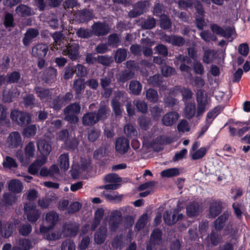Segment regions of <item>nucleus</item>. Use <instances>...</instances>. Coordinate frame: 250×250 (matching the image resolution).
<instances>
[{
	"instance_id": "4be33fe9",
	"label": "nucleus",
	"mask_w": 250,
	"mask_h": 250,
	"mask_svg": "<svg viewBox=\"0 0 250 250\" xmlns=\"http://www.w3.org/2000/svg\"><path fill=\"white\" fill-rule=\"evenodd\" d=\"M210 28L213 33L223 37L228 38L231 35L229 31L225 30L222 27L215 23H211L210 24Z\"/></svg>"
},
{
	"instance_id": "4c0bfd02",
	"label": "nucleus",
	"mask_w": 250,
	"mask_h": 250,
	"mask_svg": "<svg viewBox=\"0 0 250 250\" xmlns=\"http://www.w3.org/2000/svg\"><path fill=\"white\" fill-rule=\"evenodd\" d=\"M104 210L102 208L98 209L95 213L94 222L92 226V229L94 230L99 224L103 216Z\"/></svg>"
},
{
	"instance_id": "f257e3e1",
	"label": "nucleus",
	"mask_w": 250,
	"mask_h": 250,
	"mask_svg": "<svg viewBox=\"0 0 250 250\" xmlns=\"http://www.w3.org/2000/svg\"><path fill=\"white\" fill-rule=\"evenodd\" d=\"M52 37L54 42L53 44V46L51 47L52 50H53L54 48L56 49H62L63 45H65V48L63 49L62 54L68 56L72 60H76L78 58L79 46L77 43L70 42L66 45L67 41L63 37L62 35L59 32L55 33Z\"/></svg>"
},
{
	"instance_id": "a18cd8bd",
	"label": "nucleus",
	"mask_w": 250,
	"mask_h": 250,
	"mask_svg": "<svg viewBox=\"0 0 250 250\" xmlns=\"http://www.w3.org/2000/svg\"><path fill=\"white\" fill-rule=\"evenodd\" d=\"M148 220L147 214H144L139 218L135 226V229L139 231L144 227Z\"/></svg>"
},
{
	"instance_id": "58836bf2",
	"label": "nucleus",
	"mask_w": 250,
	"mask_h": 250,
	"mask_svg": "<svg viewBox=\"0 0 250 250\" xmlns=\"http://www.w3.org/2000/svg\"><path fill=\"white\" fill-rule=\"evenodd\" d=\"M126 51L124 49H119L117 50L115 54V62L120 63L124 61L126 57Z\"/></svg>"
},
{
	"instance_id": "09e8293b",
	"label": "nucleus",
	"mask_w": 250,
	"mask_h": 250,
	"mask_svg": "<svg viewBox=\"0 0 250 250\" xmlns=\"http://www.w3.org/2000/svg\"><path fill=\"white\" fill-rule=\"evenodd\" d=\"M85 87V82L83 79H79L74 83V89L77 94H79L83 90Z\"/></svg>"
},
{
	"instance_id": "de8ad7c7",
	"label": "nucleus",
	"mask_w": 250,
	"mask_h": 250,
	"mask_svg": "<svg viewBox=\"0 0 250 250\" xmlns=\"http://www.w3.org/2000/svg\"><path fill=\"white\" fill-rule=\"evenodd\" d=\"M2 165L4 167L10 169L17 167V164L15 160L9 156L6 157Z\"/></svg>"
},
{
	"instance_id": "0e129e2a",
	"label": "nucleus",
	"mask_w": 250,
	"mask_h": 250,
	"mask_svg": "<svg viewBox=\"0 0 250 250\" xmlns=\"http://www.w3.org/2000/svg\"><path fill=\"white\" fill-rule=\"evenodd\" d=\"M97 61L99 63L104 65H108L112 62L111 57L105 56H99Z\"/></svg>"
},
{
	"instance_id": "e433bc0d",
	"label": "nucleus",
	"mask_w": 250,
	"mask_h": 250,
	"mask_svg": "<svg viewBox=\"0 0 250 250\" xmlns=\"http://www.w3.org/2000/svg\"><path fill=\"white\" fill-rule=\"evenodd\" d=\"M201 38L206 42H210V41H216L217 37L215 35L211 34L208 30L202 31L200 33Z\"/></svg>"
},
{
	"instance_id": "e2e57ef3",
	"label": "nucleus",
	"mask_w": 250,
	"mask_h": 250,
	"mask_svg": "<svg viewBox=\"0 0 250 250\" xmlns=\"http://www.w3.org/2000/svg\"><path fill=\"white\" fill-rule=\"evenodd\" d=\"M120 42L119 37L117 34H112L108 38V44L113 47H116Z\"/></svg>"
},
{
	"instance_id": "2eb2a0df",
	"label": "nucleus",
	"mask_w": 250,
	"mask_h": 250,
	"mask_svg": "<svg viewBox=\"0 0 250 250\" xmlns=\"http://www.w3.org/2000/svg\"><path fill=\"white\" fill-rule=\"evenodd\" d=\"M115 148L120 153L126 152L129 148V141L124 137L119 138L116 142Z\"/></svg>"
},
{
	"instance_id": "a211bd4d",
	"label": "nucleus",
	"mask_w": 250,
	"mask_h": 250,
	"mask_svg": "<svg viewBox=\"0 0 250 250\" xmlns=\"http://www.w3.org/2000/svg\"><path fill=\"white\" fill-rule=\"evenodd\" d=\"M122 219V215L120 212L115 211L111 215L109 222L110 229L112 231H115L118 227Z\"/></svg>"
},
{
	"instance_id": "680f3d73",
	"label": "nucleus",
	"mask_w": 250,
	"mask_h": 250,
	"mask_svg": "<svg viewBox=\"0 0 250 250\" xmlns=\"http://www.w3.org/2000/svg\"><path fill=\"white\" fill-rule=\"evenodd\" d=\"M161 26L164 29L169 28L171 25V22L166 15H162L160 17Z\"/></svg>"
},
{
	"instance_id": "20e7f679",
	"label": "nucleus",
	"mask_w": 250,
	"mask_h": 250,
	"mask_svg": "<svg viewBox=\"0 0 250 250\" xmlns=\"http://www.w3.org/2000/svg\"><path fill=\"white\" fill-rule=\"evenodd\" d=\"M80 105L78 104H73L68 105L64 111L65 119L72 123H77L78 121L77 115L80 112Z\"/></svg>"
},
{
	"instance_id": "774afa93",
	"label": "nucleus",
	"mask_w": 250,
	"mask_h": 250,
	"mask_svg": "<svg viewBox=\"0 0 250 250\" xmlns=\"http://www.w3.org/2000/svg\"><path fill=\"white\" fill-rule=\"evenodd\" d=\"M193 67L194 72L196 74L202 75L204 73V67L200 62H196Z\"/></svg>"
},
{
	"instance_id": "9d476101",
	"label": "nucleus",
	"mask_w": 250,
	"mask_h": 250,
	"mask_svg": "<svg viewBox=\"0 0 250 250\" xmlns=\"http://www.w3.org/2000/svg\"><path fill=\"white\" fill-rule=\"evenodd\" d=\"M195 7L196 9L197 13L199 14V15L202 16L201 17H198L197 16L196 18V26L199 29L202 30L204 27L206 26V23L203 17L204 10L202 7V5L199 1H197L195 3Z\"/></svg>"
},
{
	"instance_id": "473e14b6",
	"label": "nucleus",
	"mask_w": 250,
	"mask_h": 250,
	"mask_svg": "<svg viewBox=\"0 0 250 250\" xmlns=\"http://www.w3.org/2000/svg\"><path fill=\"white\" fill-rule=\"evenodd\" d=\"M17 200V196L12 193H6L3 194L2 202L5 205H12Z\"/></svg>"
},
{
	"instance_id": "9b49d317",
	"label": "nucleus",
	"mask_w": 250,
	"mask_h": 250,
	"mask_svg": "<svg viewBox=\"0 0 250 250\" xmlns=\"http://www.w3.org/2000/svg\"><path fill=\"white\" fill-rule=\"evenodd\" d=\"M38 149L42 155V157L47 156L51 150V146L49 143L44 139H41L37 144Z\"/></svg>"
},
{
	"instance_id": "6e6d98bb",
	"label": "nucleus",
	"mask_w": 250,
	"mask_h": 250,
	"mask_svg": "<svg viewBox=\"0 0 250 250\" xmlns=\"http://www.w3.org/2000/svg\"><path fill=\"white\" fill-rule=\"evenodd\" d=\"M7 82L10 83H16L21 78L20 74L18 72L14 71L7 75Z\"/></svg>"
},
{
	"instance_id": "5fc2aeb1",
	"label": "nucleus",
	"mask_w": 250,
	"mask_h": 250,
	"mask_svg": "<svg viewBox=\"0 0 250 250\" xmlns=\"http://www.w3.org/2000/svg\"><path fill=\"white\" fill-rule=\"evenodd\" d=\"M190 126L188 122L185 120H182L177 125V129L179 132H185L190 130Z\"/></svg>"
},
{
	"instance_id": "c03bdc74",
	"label": "nucleus",
	"mask_w": 250,
	"mask_h": 250,
	"mask_svg": "<svg viewBox=\"0 0 250 250\" xmlns=\"http://www.w3.org/2000/svg\"><path fill=\"white\" fill-rule=\"evenodd\" d=\"M228 214H223L216 219L214 223L216 229L220 230L223 227L225 222L228 219Z\"/></svg>"
},
{
	"instance_id": "a878e982",
	"label": "nucleus",
	"mask_w": 250,
	"mask_h": 250,
	"mask_svg": "<svg viewBox=\"0 0 250 250\" xmlns=\"http://www.w3.org/2000/svg\"><path fill=\"white\" fill-rule=\"evenodd\" d=\"M8 188L12 192L18 193L22 191V185L19 180L13 179L8 184Z\"/></svg>"
},
{
	"instance_id": "37998d69",
	"label": "nucleus",
	"mask_w": 250,
	"mask_h": 250,
	"mask_svg": "<svg viewBox=\"0 0 250 250\" xmlns=\"http://www.w3.org/2000/svg\"><path fill=\"white\" fill-rule=\"evenodd\" d=\"M36 93L42 100H47L49 96V91L42 87H37L35 89Z\"/></svg>"
},
{
	"instance_id": "c9c22d12",
	"label": "nucleus",
	"mask_w": 250,
	"mask_h": 250,
	"mask_svg": "<svg viewBox=\"0 0 250 250\" xmlns=\"http://www.w3.org/2000/svg\"><path fill=\"white\" fill-rule=\"evenodd\" d=\"M166 41L174 45L180 46L184 44V40L181 37L173 36L166 37Z\"/></svg>"
},
{
	"instance_id": "13d9d810",
	"label": "nucleus",
	"mask_w": 250,
	"mask_h": 250,
	"mask_svg": "<svg viewBox=\"0 0 250 250\" xmlns=\"http://www.w3.org/2000/svg\"><path fill=\"white\" fill-rule=\"evenodd\" d=\"M105 198L110 201H115L119 202L123 198L122 195H119L116 192H111L108 194H105Z\"/></svg>"
},
{
	"instance_id": "39448f33",
	"label": "nucleus",
	"mask_w": 250,
	"mask_h": 250,
	"mask_svg": "<svg viewBox=\"0 0 250 250\" xmlns=\"http://www.w3.org/2000/svg\"><path fill=\"white\" fill-rule=\"evenodd\" d=\"M10 116L12 120L15 121L21 126L29 124L31 120L29 114L16 110L11 112Z\"/></svg>"
},
{
	"instance_id": "ddd939ff",
	"label": "nucleus",
	"mask_w": 250,
	"mask_h": 250,
	"mask_svg": "<svg viewBox=\"0 0 250 250\" xmlns=\"http://www.w3.org/2000/svg\"><path fill=\"white\" fill-rule=\"evenodd\" d=\"M48 51V47L44 44H38L33 47L32 55L38 58L44 57Z\"/></svg>"
},
{
	"instance_id": "dca6fc26",
	"label": "nucleus",
	"mask_w": 250,
	"mask_h": 250,
	"mask_svg": "<svg viewBox=\"0 0 250 250\" xmlns=\"http://www.w3.org/2000/svg\"><path fill=\"white\" fill-rule=\"evenodd\" d=\"M15 224L12 222H7L3 228H2V219L0 218V232L4 238L10 236L15 229Z\"/></svg>"
},
{
	"instance_id": "4d7b16f0",
	"label": "nucleus",
	"mask_w": 250,
	"mask_h": 250,
	"mask_svg": "<svg viewBox=\"0 0 250 250\" xmlns=\"http://www.w3.org/2000/svg\"><path fill=\"white\" fill-rule=\"evenodd\" d=\"M61 250H75V245L72 241L66 240L62 243Z\"/></svg>"
},
{
	"instance_id": "7ed1b4c3",
	"label": "nucleus",
	"mask_w": 250,
	"mask_h": 250,
	"mask_svg": "<svg viewBox=\"0 0 250 250\" xmlns=\"http://www.w3.org/2000/svg\"><path fill=\"white\" fill-rule=\"evenodd\" d=\"M108 111L109 108L105 105L100 108L97 115L91 112L85 114L83 118V124L84 125H92L100 120L104 119L107 117Z\"/></svg>"
},
{
	"instance_id": "052dcab7",
	"label": "nucleus",
	"mask_w": 250,
	"mask_h": 250,
	"mask_svg": "<svg viewBox=\"0 0 250 250\" xmlns=\"http://www.w3.org/2000/svg\"><path fill=\"white\" fill-rule=\"evenodd\" d=\"M77 35L78 37L83 38H88L92 35V31L89 29L80 28L77 31Z\"/></svg>"
},
{
	"instance_id": "ea45409f",
	"label": "nucleus",
	"mask_w": 250,
	"mask_h": 250,
	"mask_svg": "<svg viewBox=\"0 0 250 250\" xmlns=\"http://www.w3.org/2000/svg\"><path fill=\"white\" fill-rule=\"evenodd\" d=\"M137 4L138 6H140L141 8L139 10L136 11L135 9L130 11L129 13V16L130 17H135L138 15H141L144 12V8H142L143 6H146L149 5V3L148 2H137Z\"/></svg>"
},
{
	"instance_id": "393cba45",
	"label": "nucleus",
	"mask_w": 250,
	"mask_h": 250,
	"mask_svg": "<svg viewBox=\"0 0 250 250\" xmlns=\"http://www.w3.org/2000/svg\"><path fill=\"white\" fill-rule=\"evenodd\" d=\"M208 148L206 147H201L198 149L190 151V156L193 160L203 158L207 154Z\"/></svg>"
},
{
	"instance_id": "79ce46f5",
	"label": "nucleus",
	"mask_w": 250,
	"mask_h": 250,
	"mask_svg": "<svg viewBox=\"0 0 250 250\" xmlns=\"http://www.w3.org/2000/svg\"><path fill=\"white\" fill-rule=\"evenodd\" d=\"M124 93L123 92H119V94L116 97V98H114L112 100V106L113 108V110L114 111L115 113L117 115H119L121 114L122 112L121 109L120 108V105L119 102V100H117V97H120L121 96H123Z\"/></svg>"
},
{
	"instance_id": "603ef678",
	"label": "nucleus",
	"mask_w": 250,
	"mask_h": 250,
	"mask_svg": "<svg viewBox=\"0 0 250 250\" xmlns=\"http://www.w3.org/2000/svg\"><path fill=\"white\" fill-rule=\"evenodd\" d=\"M37 131V127L35 125H30L23 130V135L27 137H29L35 135Z\"/></svg>"
},
{
	"instance_id": "a19ab883",
	"label": "nucleus",
	"mask_w": 250,
	"mask_h": 250,
	"mask_svg": "<svg viewBox=\"0 0 250 250\" xmlns=\"http://www.w3.org/2000/svg\"><path fill=\"white\" fill-rule=\"evenodd\" d=\"M16 11L21 16H29L32 14L31 9L24 5L19 6L16 8Z\"/></svg>"
},
{
	"instance_id": "f8f14e48",
	"label": "nucleus",
	"mask_w": 250,
	"mask_h": 250,
	"mask_svg": "<svg viewBox=\"0 0 250 250\" xmlns=\"http://www.w3.org/2000/svg\"><path fill=\"white\" fill-rule=\"evenodd\" d=\"M179 117L176 112H170L164 115L162 118V123L166 126H171L175 124Z\"/></svg>"
},
{
	"instance_id": "aec40b11",
	"label": "nucleus",
	"mask_w": 250,
	"mask_h": 250,
	"mask_svg": "<svg viewBox=\"0 0 250 250\" xmlns=\"http://www.w3.org/2000/svg\"><path fill=\"white\" fill-rule=\"evenodd\" d=\"M217 52L213 49L204 50L203 61L204 63L209 64L214 61L217 57Z\"/></svg>"
},
{
	"instance_id": "f03ea898",
	"label": "nucleus",
	"mask_w": 250,
	"mask_h": 250,
	"mask_svg": "<svg viewBox=\"0 0 250 250\" xmlns=\"http://www.w3.org/2000/svg\"><path fill=\"white\" fill-rule=\"evenodd\" d=\"M37 197V192L36 190H29L27 194V199L29 202L26 203L24 206V212L26 214L27 219L31 222L36 221L40 215L39 211L36 209L35 204L30 202L35 200Z\"/></svg>"
},
{
	"instance_id": "5701e85b",
	"label": "nucleus",
	"mask_w": 250,
	"mask_h": 250,
	"mask_svg": "<svg viewBox=\"0 0 250 250\" xmlns=\"http://www.w3.org/2000/svg\"><path fill=\"white\" fill-rule=\"evenodd\" d=\"M78 230V226L76 224H66L63 227V233L64 236H72L76 235Z\"/></svg>"
},
{
	"instance_id": "bb28decb",
	"label": "nucleus",
	"mask_w": 250,
	"mask_h": 250,
	"mask_svg": "<svg viewBox=\"0 0 250 250\" xmlns=\"http://www.w3.org/2000/svg\"><path fill=\"white\" fill-rule=\"evenodd\" d=\"M35 151V145L33 142H29L24 148L25 159L28 161L34 156Z\"/></svg>"
},
{
	"instance_id": "423d86ee",
	"label": "nucleus",
	"mask_w": 250,
	"mask_h": 250,
	"mask_svg": "<svg viewBox=\"0 0 250 250\" xmlns=\"http://www.w3.org/2000/svg\"><path fill=\"white\" fill-rule=\"evenodd\" d=\"M58 214L54 211L47 213L45 217L46 226L41 227L40 232L41 233H46L53 229L58 220Z\"/></svg>"
},
{
	"instance_id": "6e6552de",
	"label": "nucleus",
	"mask_w": 250,
	"mask_h": 250,
	"mask_svg": "<svg viewBox=\"0 0 250 250\" xmlns=\"http://www.w3.org/2000/svg\"><path fill=\"white\" fill-rule=\"evenodd\" d=\"M92 31L96 36H103L109 32V28L105 23L97 22L92 26Z\"/></svg>"
},
{
	"instance_id": "bf43d9fd",
	"label": "nucleus",
	"mask_w": 250,
	"mask_h": 250,
	"mask_svg": "<svg viewBox=\"0 0 250 250\" xmlns=\"http://www.w3.org/2000/svg\"><path fill=\"white\" fill-rule=\"evenodd\" d=\"M124 132L125 134L129 137L136 136L137 131L134 128V126L131 125H127L124 127Z\"/></svg>"
},
{
	"instance_id": "2f4dec72",
	"label": "nucleus",
	"mask_w": 250,
	"mask_h": 250,
	"mask_svg": "<svg viewBox=\"0 0 250 250\" xmlns=\"http://www.w3.org/2000/svg\"><path fill=\"white\" fill-rule=\"evenodd\" d=\"M199 211V206L197 203H194L190 204L187 208V214L190 217L196 216Z\"/></svg>"
},
{
	"instance_id": "412c9836",
	"label": "nucleus",
	"mask_w": 250,
	"mask_h": 250,
	"mask_svg": "<svg viewBox=\"0 0 250 250\" xmlns=\"http://www.w3.org/2000/svg\"><path fill=\"white\" fill-rule=\"evenodd\" d=\"M161 236L162 232L159 229L154 230L151 235V244L147 246L146 250H152V246L154 247L156 244H159L161 240Z\"/></svg>"
},
{
	"instance_id": "f3484780",
	"label": "nucleus",
	"mask_w": 250,
	"mask_h": 250,
	"mask_svg": "<svg viewBox=\"0 0 250 250\" xmlns=\"http://www.w3.org/2000/svg\"><path fill=\"white\" fill-rule=\"evenodd\" d=\"M47 159V158L45 157H42L37 159L29 166L28 168L29 172L33 175L37 174L41 167L46 162Z\"/></svg>"
},
{
	"instance_id": "4468645a",
	"label": "nucleus",
	"mask_w": 250,
	"mask_h": 250,
	"mask_svg": "<svg viewBox=\"0 0 250 250\" xmlns=\"http://www.w3.org/2000/svg\"><path fill=\"white\" fill-rule=\"evenodd\" d=\"M179 92L182 94L184 100H188L192 98V93L190 89L186 88H182L179 86L174 87L173 89L170 91L169 94L170 95H175Z\"/></svg>"
},
{
	"instance_id": "8fccbe9b",
	"label": "nucleus",
	"mask_w": 250,
	"mask_h": 250,
	"mask_svg": "<svg viewBox=\"0 0 250 250\" xmlns=\"http://www.w3.org/2000/svg\"><path fill=\"white\" fill-rule=\"evenodd\" d=\"M129 89L132 93L138 95L142 90V85L138 81H132L129 85Z\"/></svg>"
},
{
	"instance_id": "7c9ffc66",
	"label": "nucleus",
	"mask_w": 250,
	"mask_h": 250,
	"mask_svg": "<svg viewBox=\"0 0 250 250\" xmlns=\"http://www.w3.org/2000/svg\"><path fill=\"white\" fill-rule=\"evenodd\" d=\"M180 174L179 170L178 168H171L162 171L161 172V176L162 177H172L178 176Z\"/></svg>"
},
{
	"instance_id": "6ab92c4d",
	"label": "nucleus",
	"mask_w": 250,
	"mask_h": 250,
	"mask_svg": "<svg viewBox=\"0 0 250 250\" xmlns=\"http://www.w3.org/2000/svg\"><path fill=\"white\" fill-rule=\"evenodd\" d=\"M222 205L220 201H213L209 206V215L214 218L216 217L222 211Z\"/></svg>"
},
{
	"instance_id": "864d4df0",
	"label": "nucleus",
	"mask_w": 250,
	"mask_h": 250,
	"mask_svg": "<svg viewBox=\"0 0 250 250\" xmlns=\"http://www.w3.org/2000/svg\"><path fill=\"white\" fill-rule=\"evenodd\" d=\"M75 72L79 77H85L87 74V68L84 66L79 64L75 66Z\"/></svg>"
},
{
	"instance_id": "f704fd0d",
	"label": "nucleus",
	"mask_w": 250,
	"mask_h": 250,
	"mask_svg": "<svg viewBox=\"0 0 250 250\" xmlns=\"http://www.w3.org/2000/svg\"><path fill=\"white\" fill-rule=\"evenodd\" d=\"M60 166L61 169L66 170L69 167V157L67 154H62L59 157Z\"/></svg>"
},
{
	"instance_id": "cd10ccee",
	"label": "nucleus",
	"mask_w": 250,
	"mask_h": 250,
	"mask_svg": "<svg viewBox=\"0 0 250 250\" xmlns=\"http://www.w3.org/2000/svg\"><path fill=\"white\" fill-rule=\"evenodd\" d=\"M106 229L105 228H101L95 235L94 241L96 243L101 244L104 243L106 237Z\"/></svg>"
},
{
	"instance_id": "0eeeda50",
	"label": "nucleus",
	"mask_w": 250,
	"mask_h": 250,
	"mask_svg": "<svg viewBox=\"0 0 250 250\" xmlns=\"http://www.w3.org/2000/svg\"><path fill=\"white\" fill-rule=\"evenodd\" d=\"M6 144L9 147L17 148L22 146V138L17 131L11 132L8 136Z\"/></svg>"
},
{
	"instance_id": "69168bd1",
	"label": "nucleus",
	"mask_w": 250,
	"mask_h": 250,
	"mask_svg": "<svg viewBox=\"0 0 250 250\" xmlns=\"http://www.w3.org/2000/svg\"><path fill=\"white\" fill-rule=\"evenodd\" d=\"M172 142L170 138L166 136H160L157 138V140L153 143L154 144H170Z\"/></svg>"
},
{
	"instance_id": "1a4fd4ad",
	"label": "nucleus",
	"mask_w": 250,
	"mask_h": 250,
	"mask_svg": "<svg viewBox=\"0 0 250 250\" xmlns=\"http://www.w3.org/2000/svg\"><path fill=\"white\" fill-rule=\"evenodd\" d=\"M179 210H174L172 213V218H170L171 213L167 211L164 214V220L165 222L168 225H171L176 223L178 221L182 220L184 217L182 214H178Z\"/></svg>"
},
{
	"instance_id": "c85d7f7f",
	"label": "nucleus",
	"mask_w": 250,
	"mask_h": 250,
	"mask_svg": "<svg viewBox=\"0 0 250 250\" xmlns=\"http://www.w3.org/2000/svg\"><path fill=\"white\" fill-rule=\"evenodd\" d=\"M111 82V79L110 78H104L101 79V83L103 88L104 90V96L108 97L112 93V89L107 87Z\"/></svg>"
},
{
	"instance_id": "3c124183",
	"label": "nucleus",
	"mask_w": 250,
	"mask_h": 250,
	"mask_svg": "<svg viewBox=\"0 0 250 250\" xmlns=\"http://www.w3.org/2000/svg\"><path fill=\"white\" fill-rule=\"evenodd\" d=\"M104 180L106 183L118 184L121 182V178L119 177L117 174L114 173H111L106 175L104 177Z\"/></svg>"
},
{
	"instance_id": "c756f323",
	"label": "nucleus",
	"mask_w": 250,
	"mask_h": 250,
	"mask_svg": "<svg viewBox=\"0 0 250 250\" xmlns=\"http://www.w3.org/2000/svg\"><path fill=\"white\" fill-rule=\"evenodd\" d=\"M18 245L21 247L14 246L12 250H29L32 247L31 242L26 239L20 240Z\"/></svg>"
},
{
	"instance_id": "72a5a7b5",
	"label": "nucleus",
	"mask_w": 250,
	"mask_h": 250,
	"mask_svg": "<svg viewBox=\"0 0 250 250\" xmlns=\"http://www.w3.org/2000/svg\"><path fill=\"white\" fill-rule=\"evenodd\" d=\"M195 113V105L194 103L188 104L184 110V114L186 118H192Z\"/></svg>"
},
{
	"instance_id": "49530a36",
	"label": "nucleus",
	"mask_w": 250,
	"mask_h": 250,
	"mask_svg": "<svg viewBox=\"0 0 250 250\" xmlns=\"http://www.w3.org/2000/svg\"><path fill=\"white\" fill-rule=\"evenodd\" d=\"M146 96L147 99L151 102L156 103L158 100L157 92L153 89H149L146 91Z\"/></svg>"
},
{
	"instance_id": "b1692460",
	"label": "nucleus",
	"mask_w": 250,
	"mask_h": 250,
	"mask_svg": "<svg viewBox=\"0 0 250 250\" xmlns=\"http://www.w3.org/2000/svg\"><path fill=\"white\" fill-rule=\"evenodd\" d=\"M39 35V31L35 29H28L26 33L24 38L23 39V43L24 45H28L31 41Z\"/></svg>"
},
{
	"instance_id": "338daca9",
	"label": "nucleus",
	"mask_w": 250,
	"mask_h": 250,
	"mask_svg": "<svg viewBox=\"0 0 250 250\" xmlns=\"http://www.w3.org/2000/svg\"><path fill=\"white\" fill-rule=\"evenodd\" d=\"M14 18L13 15L11 14H6L4 18V25L5 27H13L14 26Z\"/></svg>"
}]
</instances>
